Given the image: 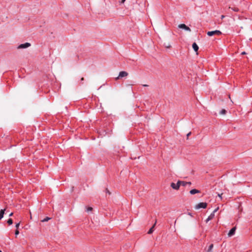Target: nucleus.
Returning a JSON list of instances; mask_svg holds the SVG:
<instances>
[{
    "label": "nucleus",
    "instance_id": "obj_1",
    "mask_svg": "<svg viewBox=\"0 0 252 252\" xmlns=\"http://www.w3.org/2000/svg\"><path fill=\"white\" fill-rule=\"evenodd\" d=\"M128 73L126 71H120L119 74L118 76L117 77L115 78V79L116 80H119V79L124 78V77H126L128 76Z\"/></svg>",
    "mask_w": 252,
    "mask_h": 252
},
{
    "label": "nucleus",
    "instance_id": "obj_2",
    "mask_svg": "<svg viewBox=\"0 0 252 252\" xmlns=\"http://www.w3.org/2000/svg\"><path fill=\"white\" fill-rule=\"evenodd\" d=\"M207 34L209 36H211L214 35H220L221 34V32L219 30H215L214 31L208 32Z\"/></svg>",
    "mask_w": 252,
    "mask_h": 252
},
{
    "label": "nucleus",
    "instance_id": "obj_3",
    "mask_svg": "<svg viewBox=\"0 0 252 252\" xmlns=\"http://www.w3.org/2000/svg\"><path fill=\"white\" fill-rule=\"evenodd\" d=\"M207 204L206 202H200V203H198V204H197L195 206V209H199L200 208L205 209L207 207Z\"/></svg>",
    "mask_w": 252,
    "mask_h": 252
},
{
    "label": "nucleus",
    "instance_id": "obj_4",
    "mask_svg": "<svg viewBox=\"0 0 252 252\" xmlns=\"http://www.w3.org/2000/svg\"><path fill=\"white\" fill-rule=\"evenodd\" d=\"M31 46V44L28 42H26L23 44H21L18 46V49H25Z\"/></svg>",
    "mask_w": 252,
    "mask_h": 252
},
{
    "label": "nucleus",
    "instance_id": "obj_5",
    "mask_svg": "<svg viewBox=\"0 0 252 252\" xmlns=\"http://www.w3.org/2000/svg\"><path fill=\"white\" fill-rule=\"evenodd\" d=\"M180 184L179 183V181L176 184L174 183H171V187H172V188L175 190H178L180 188Z\"/></svg>",
    "mask_w": 252,
    "mask_h": 252
},
{
    "label": "nucleus",
    "instance_id": "obj_6",
    "mask_svg": "<svg viewBox=\"0 0 252 252\" xmlns=\"http://www.w3.org/2000/svg\"><path fill=\"white\" fill-rule=\"evenodd\" d=\"M178 27L180 29H184L186 31H189V32H190L191 31V30L185 24H180L179 26H178Z\"/></svg>",
    "mask_w": 252,
    "mask_h": 252
},
{
    "label": "nucleus",
    "instance_id": "obj_7",
    "mask_svg": "<svg viewBox=\"0 0 252 252\" xmlns=\"http://www.w3.org/2000/svg\"><path fill=\"white\" fill-rule=\"evenodd\" d=\"M179 183L180 184L181 186H182L184 187H185L188 185L190 186L191 184V182H186V181H179Z\"/></svg>",
    "mask_w": 252,
    "mask_h": 252
},
{
    "label": "nucleus",
    "instance_id": "obj_8",
    "mask_svg": "<svg viewBox=\"0 0 252 252\" xmlns=\"http://www.w3.org/2000/svg\"><path fill=\"white\" fill-rule=\"evenodd\" d=\"M235 231H236V227H233L229 231V232L228 233V236L229 237H231V236H233L235 234Z\"/></svg>",
    "mask_w": 252,
    "mask_h": 252
},
{
    "label": "nucleus",
    "instance_id": "obj_9",
    "mask_svg": "<svg viewBox=\"0 0 252 252\" xmlns=\"http://www.w3.org/2000/svg\"><path fill=\"white\" fill-rule=\"evenodd\" d=\"M227 111H219L218 113H216L215 115L217 116H220L222 118L224 116L226 115Z\"/></svg>",
    "mask_w": 252,
    "mask_h": 252
},
{
    "label": "nucleus",
    "instance_id": "obj_10",
    "mask_svg": "<svg viewBox=\"0 0 252 252\" xmlns=\"http://www.w3.org/2000/svg\"><path fill=\"white\" fill-rule=\"evenodd\" d=\"M157 220H156V222H155L154 224L153 225V226L150 229V230L148 231V234H152L154 230V227L156 224Z\"/></svg>",
    "mask_w": 252,
    "mask_h": 252
},
{
    "label": "nucleus",
    "instance_id": "obj_11",
    "mask_svg": "<svg viewBox=\"0 0 252 252\" xmlns=\"http://www.w3.org/2000/svg\"><path fill=\"white\" fill-rule=\"evenodd\" d=\"M200 191L199 190H197L196 189H192L190 190L189 193L191 194H194L195 193H199Z\"/></svg>",
    "mask_w": 252,
    "mask_h": 252
},
{
    "label": "nucleus",
    "instance_id": "obj_12",
    "mask_svg": "<svg viewBox=\"0 0 252 252\" xmlns=\"http://www.w3.org/2000/svg\"><path fill=\"white\" fill-rule=\"evenodd\" d=\"M214 216H215V215L214 214V213H211V215L206 219V222H208L209 220H210L212 219H213V218L214 217Z\"/></svg>",
    "mask_w": 252,
    "mask_h": 252
},
{
    "label": "nucleus",
    "instance_id": "obj_13",
    "mask_svg": "<svg viewBox=\"0 0 252 252\" xmlns=\"http://www.w3.org/2000/svg\"><path fill=\"white\" fill-rule=\"evenodd\" d=\"M192 48L193 50L196 52L198 50V46L195 42L192 44Z\"/></svg>",
    "mask_w": 252,
    "mask_h": 252
},
{
    "label": "nucleus",
    "instance_id": "obj_14",
    "mask_svg": "<svg viewBox=\"0 0 252 252\" xmlns=\"http://www.w3.org/2000/svg\"><path fill=\"white\" fill-rule=\"evenodd\" d=\"M5 211V209H1L0 210V220H1L2 219V218L3 217V215H4Z\"/></svg>",
    "mask_w": 252,
    "mask_h": 252
},
{
    "label": "nucleus",
    "instance_id": "obj_15",
    "mask_svg": "<svg viewBox=\"0 0 252 252\" xmlns=\"http://www.w3.org/2000/svg\"><path fill=\"white\" fill-rule=\"evenodd\" d=\"M213 248V244H211L209 247V248L207 250V252H212V250Z\"/></svg>",
    "mask_w": 252,
    "mask_h": 252
},
{
    "label": "nucleus",
    "instance_id": "obj_16",
    "mask_svg": "<svg viewBox=\"0 0 252 252\" xmlns=\"http://www.w3.org/2000/svg\"><path fill=\"white\" fill-rule=\"evenodd\" d=\"M7 223L9 225H11L13 223V220L11 219H9L7 220Z\"/></svg>",
    "mask_w": 252,
    "mask_h": 252
},
{
    "label": "nucleus",
    "instance_id": "obj_17",
    "mask_svg": "<svg viewBox=\"0 0 252 252\" xmlns=\"http://www.w3.org/2000/svg\"><path fill=\"white\" fill-rule=\"evenodd\" d=\"M50 219H51V218L49 217H46L45 219H44L43 220H42V222L47 221L49 220H50Z\"/></svg>",
    "mask_w": 252,
    "mask_h": 252
},
{
    "label": "nucleus",
    "instance_id": "obj_18",
    "mask_svg": "<svg viewBox=\"0 0 252 252\" xmlns=\"http://www.w3.org/2000/svg\"><path fill=\"white\" fill-rule=\"evenodd\" d=\"M93 210V208L91 207H88L86 208V211L87 212H90V211H92Z\"/></svg>",
    "mask_w": 252,
    "mask_h": 252
},
{
    "label": "nucleus",
    "instance_id": "obj_19",
    "mask_svg": "<svg viewBox=\"0 0 252 252\" xmlns=\"http://www.w3.org/2000/svg\"><path fill=\"white\" fill-rule=\"evenodd\" d=\"M231 9L235 12H237L239 10L238 8H231Z\"/></svg>",
    "mask_w": 252,
    "mask_h": 252
},
{
    "label": "nucleus",
    "instance_id": "obj_20",
    "mask_svg": "<svg viewBox=\"0 0 252 252\" xmlns=\"http://www.w3.org/2000/svg\"><path fill=\"white\" fill-rule=\"evenodd\" d=\"M19 234V231L17 229L15 232V234L16 236H17Z\"/></svg>",
    "mask_w": 252,
    "mask_h": 252
},
{
    "label": "nucleus",
    "instance_id": "obj_21",
    "mask_svg": "<svg viewBox=\"0 0 252 252\" xmlns=\"http://www.w3.org/2000/svg\"><path fill=\"white\" fill-rule=\"evenodd\" d=\"M219 209V207H218L217 208H216L212 213H214V214L215 215V213Z\"/></svg>",
    "mask_w": 252,
    "mask_h": 252
},
{
    "label": "nucleus",
    "instance_id": "obj_22",
    "mask_svg": "<svg viewBox=\"0 0 252 252\" xmlns=\"http://www.w3.org/2000/svg\"><path fill=\"white\" fill-rule=\"evenodd\" d=\"M19 225H20V222H18L16 224V227L17 228V229L18 228V227H19Z\"/></svg>",
    "mask_w": 252,
    "mask_h": 252
},
{
    "label": "nucleus",
    "instance_id": "obj_23",
    "mask_svg": "<svg viewBox=\"0 0 252 252\" xmlns=\"http://www.w3.org/2000/svg\"><path fill=\"white\" fill-rule=\"evenodd\" d=\"M126 87H130L131 89H132V85H130V84H127L126 85Z\"/></svg>",
    "mask_w": 252,
    "mask_h": 252
},
{
    "label": "nucleus",
    "instance_id": "obj_24",
    "mask_svg": "<svg viewBox=\"0 0 252 252\" xmlns=\"http://www.w3.org/2000/svg\"><path fill=\"white\" fill-rule=\"evenodd\" d=\"M222 194V193L221 194H219V193L218 194V196L220 198V199L222 198V197H221Z\"/></svg>",
    "mask_w": 252,
    "mask_h": 252
},
{
    "label": "nucleus",
    "instance_id": "obj_25",
    "mask_svg": "<svg viewBox=\"0 0 252 252\" xmlns=\"http://www.w3.org/2000/svg\"><path fill=\"white\" fill-rule=\"evenodd\" d=\"M190 134H191V132H189V133H188V134H187V137H188L190 135Z\"/></svg>",
    "mask_w": 252,
    "mask_h": 252
},
{
    "label": "nucleus",
    "instance_id": "obj_26",
    "mask_svg": "<svg viewBox=\"0 0 252 252\" xmlns=\"http://www.w3.org/2000/svg\"><path fill=\"white\" fill-rule=\"evenodd\" d=\"M126 1V0H121V3H124L125 2V1Z\"/></svg>",
    "mask_w": 252,
    "mask_h": 252
},
{
    "label": "nucleus",
    "instance_id": "obj_27",
    "mask_svg": "<svg viewBox=\"0 0 252 252\" xmlns=\"http://www.w3.org/2000/svg\"><path fill=\"white\" fill-rule=\"evenodd\" d=\"M13 213H11L9 214V217L12 216L13 215Z\"/></svg>",
    "mask_w": 252,
    "mask_h": 252
},
{
    "label": "nucleus",
    "instance_id": "obj_28",
    "mask_svg": "<svg viewBox=\"0 0 252 252\" xmlns=\"http://www.w3.org/2000/svg\"><path fill=\"white\" fill-rule=\"evenodd\" d=\"M246 54V52H243L242 53V55H245V54Z\"/></svg>",
    "mask_w": 252,
    "mask_h": 252
},
{
    "label": "nucleus",
    "instance_id": "obj_29",
    "mask_svg": "<svg viewBox=\"0 0 252 252\" xmlns=\"http://www.w3.org/2000/svg\"><path fill=\"white\" fill-rule=\"evenodd\" d=\"M143 86H144V87H147V86H148V85H143Z\"/></svg>",
    "mask_w": 252,
    "mask_h": 252
},
{
    "label": "nucleus",
    "instance_id": "obj_30",
    "mask_svg": "<svg viewBox=\"0 0 252 252\" xmlns=\"http://www.w3.org/2000/svg\"><path fill=\"white\" fill-rule=\"evenodd\" d=\"M81 81H83L84 80V78L83 77L81 78Z\"/></svg>",
    "mask_w": 252,
    "mask_h": 252
},
{
    "label": "nucleus",
    "instance_id": "obj_31",
    "mask_svg": "<svg viewBox=\"0 0 252 252\" xmlns=\"http://www.w3.org/2000/svg\"><path fill=\"white\" fill-rule=\"evenodd\" d=\"M189 214V216H192V215L191 214V213H189V214Z\"/></svg>",
    "mask_w": 252,
    "mask_h": 252
},
{
    "label": "nucleus",
    "instance_id": "obj_32",
    "mask_svg": "<svg viewBox=\"0 0 252 252\" xmlns=\"http://www.w3.org/2000/svg\"><path fill=\"white\" fill-rule=\"evenodd\" d=\"M224 17V16L223 15L221 16V19H223Z\"/></svg>",
    "mask_w": 252,
    "mask_h": 252
},
{
    "label": "nucleus",
    "instance_id": "obj_33",
    "mask_svg": "<svg viewBox=\"0 0 252 252\" xmlns=\"http://www.w3.org/2000/svg\"><path fill=\"white\" fill-rule=\"evenodd\" d=\"M0 252H2L0 250Z\"/></svg>",
    "mask_w": 252,
    "mask_h": 252
}]
</instances>
